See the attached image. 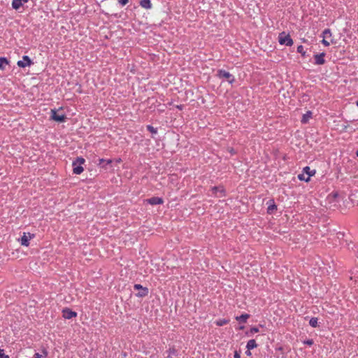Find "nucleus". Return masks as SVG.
<instances>
[{"label":"nucleus","instance_id":"1","mask_svg":"<svg viewBox=\"0 0 358 358\" xmlns=\"http://www.w3.org/2000/svg\"><path fill=\"white\" fill-rule=\"evenodd\" d=\"M85 162V159L81 157H78L72 163L73 173L76 175L80 174L83 171L82 164Z\"/></svg>","mask_w":358,"mask_h":358},{"label":"nucleus","instance_id":"2","mask_svg":"<svg viewBox=\"0 0 358 358\" xmlns=\"http://www.w3.org/2000/svg\"><path fill=\"white\" fill-rule=\"evenodd\" d=\"M85 162V159L81 157H78L72 163L73 173L76 175L80 174L83 171L82 164Z\"/></svg>","mask_w":358,"mask_h":358},{"label":"nucleus","instance_id":"3","mask_svg":"<svg viewBox=\"0 0 358 358\" xmlns=\"http://www.w3.org/2000/svg\"><path fill=\"white\" fill-rule=\"evenodd\" d=\"M216 76L220 79H225L230 84L234 83L236 80L234 75L223 69H218Z\"/></svg>","mask_w":358,"mask_h":358},{"label":"nucleus","instance_id":"4","mask_svg":"<svg viewBox=\"0 0 358 358\" xmlns=\"http://www.w3.org/2000/svg\"><path fill=\"white\" fill-rule=\"evenodd\" d=\"M278 41L280 45H285L286 46H292L293 40L289 34H286L285 31L279 34Z\"/></svg>","mask_w":358,"mask_h":358},{"label":"nucleus","instance_id":"5","mask_svg":"<svg viewBox=\"0 0 358 358\" xmlns=\"http://www.w3.org/2000/svg\"><path fill=\"white\" fill-rule=\"evenodd\" d=\"M134 289L135 290H138L139 291L138 293L136 294V296L137 297L142 298V297H145V296L148 295V293H149L148 288L145 287H143L140 284H135L134 285Z\"/></svg>","mask_w":358,"mask_h":358},{"label":"nucleus","instance_id":"6","mask_svg":"<svg viewBox=\"0 0 358 358\" xmlns=\"http://www.w3.org/2000/svg\"><path fill=\"white\" fill-rule=\"evenodd\" d=\"M34 62L32 60L29 58L27 55H24L22 57V60H19L17 62V65L20 68H25L27 66H30L31 64H33Z\"/></svg>","mask_w":358,"mask_h":358},{"label":"nucleus","instance_id":"7","mask_svg":"<svg viewBox=\"0 0 358 358\" xmlns=\"http://www.w3.org/2000/svg\"><path fill=\"white\" fill-rule=\"evenodd\" d=\"M51 118L57 122H64L66 120V116L64 114H57L55 109L51 110Z\"/></svg>","mask_w":358,"mask_h":358},{"label":"nucleus","instance_id":"8","mask_svg":"<svg viewBox=\"0 0 358 358\" xmlns=\"http://www.w3.org/2000/svg\"><path fill=\"white\" fill-rule=\"evenodd\" d=\"M35 235L31 233H24L23 236L21 237L20 243L22 245L28 246L29 245V241L34 238Z\"/></svg>","mask_w":358,"mask_h":358},{"label":"nucleus","instance_id":"9","mask_svg":"<svg viewBox=\"0 0 358 358\" xmlns=\"http://www.w3.org/2000/svg\"><path fill=\"white\" fill-rule=\"evenodd\" d=\"M62 316L65 319H71L73 317H76L77 316V313L73 311L71 309L69 308H65L62 310Z\"/></svg>","mask_w":358,"mask_h":358},{"label":"nucleus","instance_id":"10","mask_svg":"<svg viewBox=\"0 0 358 358\" xmlns=\"http://www.w3.org/2000/svg\"><path fill=\"white\" fill-rule=\"evenodd\" d=\"M147 203H149L152 206L162 204L164 203V200L161 197L153 196L150 199L145 200Z\"/></svg>","mask_w":358,"mask_h":358},{"label":"nucleus","instance_id":"11","mask_svg":"<svg viewBox=\"0 0 358 358\" xmlns=\"http://www.w3.org/2000/svg\"><path fill=\"white\" fill-rule=\"evenodd\" d=\"M325 52H322L320 54H316L314 55L315 58V64L317 65H322L325 63Z\"/></svg>","mask_w":358,"mask_h":358},{"label":"nucleus","instance_id":"12","mask_svg":"<svg viewBox=\"0 0 358 358\" xmlns=\"http://www.w3.org/2000/svg\"><path fill=\"white\" fill-rule=\"evenodd\" d=\"M270 203L269 206L267 208V213L268 214L273 213L274 210H277V206L275 205L274 200L271 199L268 201Z\"/></svg>","mask_w":358,"mask_h":358},{"label":"nucleus","instance_id":"13","mask_svg":"<svg viewBox=\"0 0 358 358\" xmlns=\"http://www.w3.org/2000/svg\"><path fill=\"white\" fill-rule=\"evenodd\" d=\"M9 60L4 57H0V69L3 71L7 65H9Z\"/></svg>","mask_w":358,"mask_h":358},{"label":"nucleus","instance_id":"14","mask_svg":"<svg viewBox=\"0 0 358 358\" xmlns=\"http://www.w3.org/2000/svg\"><path fill=\"white\" fill-rule=\"evenodd\" d=\"M112 162H113L112 159H99V164H98L101 167L106 169H107L106 166L108 164H112Z\"/></svg>","mask_w":358,"mask_h":358},{"label":"nucleus","instance_id":"15","mask_svg":"<svg viewBox=\"0 0 358 358\" xmlns=\"http://www.w3.org/2000/svg\"><path fill=\"white\" fill-rule=\"evenodd\" d=\"M303 173H306V175H308V177H309L310 178L311 176H313L315 174L316 171L315 169L311 170L309 166H305L303 169Z\"/></svg>","mask_w":358,"mask_h":358},{"label":"nucleus","instance_id":"16","mask_svg":"<svg viewBox=\"0 0 358 358\" xmlns=\"http://www.w3.org/2000/svg\"><path fill=\"white\" fill-rule=\"evenodd\" d=\"M250 317V315L245 313L242 314L240 316L236 317V320L241 323H245L247 322V320Z\"/></svg>","mask_w":358,"mask_h":358},{"label":"nucleus","instance_id":"17","mask_svg":"<svg viewBox=\"0 0 358 358\" xmlns=\"http://www.w3.org/2000/svg\"><path fill=\"white\" fill-rule=\"evenodd\" d=\"M257 347V344L255 339L249 340L246 345V348L249 350H251Z\"/></svg>","mask_w":358,"mask_h":358},{"label":"nucleus","instance_id":"18","mask_svg":"<svg viewBox=\"0 0 358 358\" xmlns=\"http://www.w3.org/2000/svg\"><path fill=\"white\" fill-rule=\"evenodd\" d=\"M312 112L311 111H307L306 113H305L303 117H302V119H301V123L303 124H306L308 122V120H310V118L312 117Z\"/></svg>","mask_w":358,"mask_h":358},{"label":"nucleus","instance_id":"19","mask_svg":"<svg viewBox=\"0 0 358 358\" xmlns=\"http://www.w3.org/2000/svg\"><path fill=\"white\" fill-rule=\"evenodd\" d=\"M140 5L141 7L146 9H150L152 8V3L150 0H141L140 1Z\"/></svg>","mask_w":358,"mask_h":358},{"label":"nucleus","instance_id":"20","mask_svg":"<svg viewBox=\"0 0 358 358\" xmlns=\"http://www.w3.org/2000/svg\"><path fill=\"white\" fill-rule=\"evenodd\" d=\"M166 352L168 353V355L165 358H171L172 355H178V350L174 347L170 348Z\"/></svg>","mask_w":358,"mask_h":358},{"label":"nucleus","instance_id":"21","mask_svg":"<svg viewBox=\"0 0 358 358\" xmlns=\"http://www.w3.org/2000/svg\"><path fill=\"white\" fill-rule=\"evenodd\" d=\"M211 191L213 194L216 195L217 192L222 193L223 195H224V189L223 187H217L214 186L212 187Z\"/></svg>","mask_w":358,"mask_h":358},{"label":"nucleus","instance_id":"22","mask_svg":"<svg viewBox=\"0 0 358 358\" xmlns=\"http://www.w3.org/2000/svg\"><path fill=\"white\" fill-rule=\"evenodd\" d=\"M22 6V3L20 0H13L12 7L13 8L17 10Z\"/></svg>","mask_w":358,"mask_h":358},{"label":"nucleus","instance_id":"23","mask_svg":"<svg viewBox=\"0 0 358 358\" xmlns=\"http://www.w3.org/2000/svg\"><path fill=\"white\" fill-rule=\"evenodd\" d=\"M259 331V330L258 327H253L248 331L245 332V335L248 336H250L253 335L254 334L257 333Z\"/></svg>","mask_w":358,"mask_h":358},{"label":"nucleus","instance_id":"24","mask_svg":"<svg viewBox=\"0 0 358 358\" xmlns=\"http://www.w3.org/2000/svg\"><path fill=\"white\" fill-rule=\"evenodd\" d=\"M309 324L312 327H317L319 325H318V319L317 317H312L310 318V320H309Z\"/></svg>","mask_w":358,"mask_h":358},{"label":"nucleus","instance_id":"25","mask_svg":"<svg viewBox=\"0 0 358 358\" xmlns=\"http://www.w3.org/2000/svg\"><path fill=\"white\" fill-rule=\"evenodd\" d=\"M303 172L298 175V179L301 181L309 182L310 178L309 177H305Z\"/></svg>","mask_w":358,"mask_h":358},{"label":"nucleus","instance_id":"26","mask_svg":"<svg viewBox=\"0 0 358 358\" xmlns=\"http://www.w3.org/2000/svg\"><path fill=\"white\" fill-rule=\"evenodd\" d=\"M229 322V320H227V319H222V320H219L217 321H216V324L219 327H221V326H223L224 324H227Z\"/></svg>","mask_w":358,"mask_h":358},{"label":"nucleus","instance_id":"27","mask_svg":"<svg viewBox=\"0 0 358 358\" xmlns=\"http://www.w3.org/2000/svg\"><path fill=\"white\" fill-rule=\"evenodd\" d=\"M297 52L300 53L302 57H306V52L304 51L303 45H300L297 47Z\"/></svg>","mask_w":358,"mask_h":358},{"label":"nucleus","instance_id":"28","mask_svg":"<svg viewBox=\"0 0 358 358\" xmlns=\"http://www.w3.org/2000/svg\"><path fill=\"white\" fill-rule=\"evenodd\" d=\"M331 36V30L329 29H325L322 31V36H323V38L329 37Z\"/></svg>","mask_w":358,"mask_h":358},{"label":"nucleus","instance_id":"29","mask_svg":"<svg viewBox=\"0 0 358 358\" xmlns=\"http://www.w3.org/2000/svg\"><path fill=\"white\" fill-rule=\"evenodd\" d=\"M147 130L149 131L152 134H157V129L153 127L151 125H148L147 126Z\"/></svg>","mask_w":358,"mask_h":358},{"label":"nucleus","instance_id":"30","mask_svg":"<svg viewBox=\"0 0 358 358\" xmlns=\"http://www.w3.org/2000/svg\"><path fill=\"white\" fill-rule=\"evenodd\" d=\"M44 354H45V356H43L42 355H40L39 353H35L34 355V358H44L48 355L47 351L45 350L44 351Z\"/></svg>","mask_w":358,"mask_h":358},{"label":"nucleus","instance_id":"31","mask_svg":"<svg viewBox=\"0 0 358 358\" xmlns=\"http://www.w3.org/2000/svg\"><path fill=\"white\" fill-rule=\"evenodd\" d=\"M0 358H9L8 355H5L3 349H0Z\"/></svg>","mask_w":358,"mask_h":358},{"label":"nucleus","instance_id":"32","mask_svg":"<svg viewBox=\"0 0 358 358\" xmlns=\"http://www.w3.org/2000/svg\"><path fill=\"white\" fill-rule=\"evenodd\" d=\"M304 344H306L308 345H312L313 344V339H308L306 341H305L304 342Z\"/></svg>","mask_w":358,"mask_h":358},{"label":"nucleus","instance_id":"33","mask_svg":"<svg viewBox=\"0 0 358 358\" xmlns=\"http://www.w3.org/2000/svg\"><path fill=\"white\" fill-rule=\"evenodd\" d=\"M129 0H119V3L121 6H124L129 3Z\"/></svg>","mask_w":358,"mask_h":358},{"label":"nucleus","instance_id":"34","mask_svg":"<svg viewBox=\"0 0 358 358\" xmlns=\"http://www.w3.org/2000/svg\"><path fill=\"white\" fill-rule=\"evenodd\" d=\"M322 43L325 46H329L330 45L329 42H328L325 38H323L322 41Z\"/></svg>","mask_w":358,"mask_h":358},{"label":"nucleus","instance_id":"35","mask_svg":"<svg viewBox=\"0 0 358 358\" xmlns=\"http://www.w3.org/2000/svg\"><path fill=\"white\" fill-rule=\"evenodd\" d=\"M234 358H241L240 352L237 350L234 352Z\"/></svg>","mask_w":358,"mask_h":358},{"label":"nucleus","instance_id":"36","mask_svg":"<svg viewBox=\"0 0 358 358\" xmlns=\"http://www.w3.org/2000/svg\"><path fill=\"white\" fill-rule=\"evenodd\" d=\"M331 195L334 197V198H337L338 196V192H333Z\"/></svg>","mask_w":358,"mask_h":358},{"label":"nucleus","instance_id":"37","mask_svg":"<svg viewBox=\"0 0 358 358\" xmlns=\"http://www.w3.org/2000/svg\"><path fill=\"white\" fill-rule=\"evenodd\" d=\"M245 354L248 355V356H250L252 354H251V352L250 350H248L247 349V351L245 352Z\"/></svg>","mask_w":358,"mask_h":358},{"label":"nucleus","instance_id":"38","mask_svg":"<svg viewBox=\"0 0 358 358\" xmlns=\"http://www.w3.org/2000/svg\"><path fill=\"white\" fill-rule=\"evenodd\" d=\"M21 2L23 3H27L28 2V0H20Z\"/></svg>","mask_w":358,"mask_h":358},{"label":"nucleus","instance_id":"39","mask_svg":"<svg viewBox=\"0 0 358 358\" xmlns=\"http://www.w3.org/2000/svg\"><path fill=\"white\" fill-rule=\"evenodd\" d=\"M177 108L180 110H182V106H178Z\"/></svg>","mask_w":358,"mask_h":358},{"label":"nucleus","instance_id":"40","mask_svg":"<svg viewBox=\"0 0 358 358\" xmlns=\"http://www.w3.org/2000/svg\"><path fill=\"white\" fill-rule=\"evenodd\" d=\"M244 329V326H241V327H239V329H241V330H242V329Z\"/></svg>","mask_w":358,"mask_h":358},{"label":"nucleus","instance_id":"41","mask_svg":"<svg viewBox=\"0 0 358 358\" xmlns=\"http://www.w3.org/2000/svg\"><path fill=\"white\" fill-rule=\"evenodd\" d=\"M356 156L358 157V150L356 151Z\"/></svg>","mask_w":358,"mask_h":358},{"label":"nucleus","instance_id":"42","mask_svg":"<svg viewBox=\"0 0 358 358\" xmlns=\"http://www.w3.org/2000/svg\"><path fill=\"white\" fill-rule=\"evenodd\" d=\"M357 106H358V101H357Z\"/></svg>","mask_w":358,"mask_h":358},{"label":"nucleus","instance_id":"43","mask_svg":"<svg viewBox=\"0 0 358 358\" xmlns=\"http://www.w3.org/2000/svg\"><path fill=\"white\" fill-rule=\"evenodd\" d=\"M357 206H358V203H357Z\"/></svg>","mask_w":358,"mask_h":358}]
</instances>
